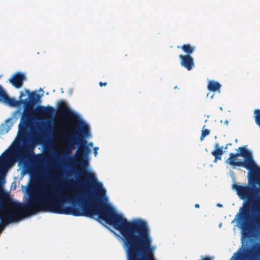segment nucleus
Listing matches in <instances>:
<instances>
[{"label": "nucleus", "mask_w": 260, "mask_h": 260, "mask_svg": "<svg viewBox=\"0 0 260 260\" xmlns=\"http://www.w3.org/2000/svg\"><path fill=\"white\" fill-rule=\"evenodd\" d=\"M57 213L99 218L119 231L122 236L127 260H154V247L147 223L140 219L128 221L115 210H57Z\"/></svg>", "instance_id": "f257e3e1"}, {"label": "nucleus", "mask_w": 260, "mask_h": 260, "mask_svg": "<svg viewBox=\"0 0 260 260\" xmlns=\"http://www.w3.org/2000/svg\"><path fill=\"white\" fill-rule=\"evenodd\" d=\"M10 154L4 152L0 156V188L5 180V174L3 171V166L8 160ZM6 202L13 211H9L2 204H0V220L3 222V225H0L2 230L5 225L9 223L17 222L25 217L27 215H34L38 212V193L30 196L26 204H22L12 201L7 198Z\"/></svg>", "instance_id": "f03ea898"}, {"label": "nucleus", "mask_w": 260, "mask_h": 260, "mask_svg": "<svg viewBox=\"0 0 260 260\" xmlns=\"http://www.w3.org/2000/svg\"><path fill=\"white\" fill-rule=\"evenodd\" d=\"M58 107L59 111L64 116L72 120H78V124L75 126L73 131L58 134L59 138L68 140L66 148V153L70 154L72 150L75 148V145H78V157H82L84 153H87L89 152L87 141L85 140V138L90 135L88 126L84 121L81 120L76 114L68 108L63 102H59Z\"/></svg>", "instance_id": "7ed1b4c3"}, {"label": "nucleus", "mask_w": 260, "mask_h": 260, "mask_svg": "<svg viewBox=\"0 0 260 260\" xmlns=\"http://www.w3.org/2000/svg\"><path fill=\"white\" fill-rule=\"evenodd\" d=\"M233 189L237 191L239 197L242 200H247L244 202L243 207L240 209L241 217L244 220L243 229L245 232H250L253 229L252 224L249 222L251 212L257 211L259 216L256 217L254 221L257 225H260V197L258 200L254 201V190L252 187L246 185H233ZM260 246L255 251L252 260H259Z\"/></svg>", "instance_id": "20e7f679"}, {"label": "nucleus", "mask_w": 260, "mask_h": 260, "mask_svg": "<svg viewBox=\"0 0 260 260\" xmlns=\"http://www.w3.org/2000/svg\"><path fill=\"white\" fill-rule=\"evenodd\" d=\"M239 152L236 153L238 156H242L244 162L249 168V173L253 177L258 176L257 182L260 185V169L257 166L253 159L252 153L244 147H240L238 148Z\"/></svg>", "instance_id": "39448f33"}, {"label": "nucleus", "mask_w": 260, "mask_h": 260, "mask_svg": "<svg viewBox=\"0 0 260 260\" xmlns=\"http://www.w3.org/2000/svg\"><path fill=\"white\" fill-rule=\"evenodd\" d=\"M34 148L30 144H25L18 149L17 155L22 160L28 159L34 155Z\"/></svg>", "instance_id": "423d86ee"}, {"label": "nucleus", "mask_w": 260, "mask_h": 260, "mask_svg": "<svg viewBox=\"0 0 260 260\" xmlns=\"http://www.w3.org/2000/svg\"><path fill=\"white\" fill-rule=\"evenodd\" d=\"M238 154L234 153H230L229 158L225 160V162L233 167H243L249 171V168L243 160H238Z\"/></svg>", "instance_id": "0eeeda50"}, {"label": "nucleus", "mask_w": 260, "mask_h": 260, "mask_svg": "<svg viewBox=\"0 0 260 260\" xmlns=\"http://www.w3.org/2000/svg\"><path fill=\"white\" fill-rule=\"evenodd\" d=\"M26 77L24 74L20 72L15 73L9 79L10 83L16 88H20L25 80Z\"/></svg>", "instance_id": "6e6552de"}, {"label": "nucleus", "mask_w": 260, "mask_h": 260, "mask_svg": "<svg viewBox=\"0 0 260 260\" xmlns=\"http://www.w3.org/2000/svg\"><path fill=\"white\" fill-rule=\"evenodd\" d=\"M179 57L181 59V65L188 71H190L194 67L193 58L190 55L180 54Z\"/></svg>", "instance_id": "1a4fd4ad"}, {"label": "nucleus", "mask_w": 260, "mask_h": 260, "mask_svg": "<svg viewBox=\"0 0 260 260\" xmlns=\"http://www.w3.org/2000/svg\"><path fill=\"white\" fill-rule=\"evenodd\" d=\"M0 102H3L9 106L16 107L19 105V102L14 98H10L7 93L2 88L0 90Z\"/></svg>", "instance_id": "9d476101"}, {"label": "nucleus", "mask_w": 260, "mask_h": 260, "mask_svg": "<svg viewBox=\"0 0 260 260\" xmlns=\"http://www.w3.org/2000/svg\"><path fill=\"white\" fill-rule=\"evenodd\" d=\"M215 149L212 151L211 154L214 156L213 161L216 162L218 160L221 159V156L223 154L224 151H223V147H219L218 143L214 145Z\"/></svg>", "instance_id": "9b49d317"}, {"label": "nucleus", "mask_w": 260, "mask_h": 260, "mask_svg": "<svg viewBox=\"0 0 260 260\" xmlns=\"http://www.w3.org/2000/svg\"><path fill=\"white\" fill-rule=\"evenodd\" d=\"M37 112L39 114L46 116H52L55 112L54 109L50 106L44 107V106H39L37 108Z\"/></svg>", "instance_id": "f8f14e48"}, {"label": "nucleus", "mask_w": 260, "mask_h": 260, "mask_svg": "<svg viewBox=\"0 0 260 260\" xmlns=\"http://www.w3.org/2000/svg\"><path fill=\"white\" fill-rule=\"evenodd\" d=\"M221 87V85L219 82L211 80L208 82L207 88L210 91L220 92Z\"/></svg>", "instance_id": "ddd939ff"}, {"label": "nucleus", "mask_w": 260, "mask_h": 260, "mask_svg": "<svg viewBox=\"0 0 260 260\" xmlns=\"http://www.w3.org/2000/svg\"><path fill=\"white\" fill-rule=\"evenodd\" d=\"M25 92L29 94L28 104L30 105H34L39 100L40 95L36 92H32L30 93L29 90L26 89Z\"/></svg>", "instance_id": "4468645a"}, {"label": "nucleus", "mask_w": 260, "mask_h": 260, "mask_svg": "<svg viewBox=\"0 0 260 260\" xmlns=\"http://www.w3.org/2000/svg\"><path fill=\"white\" fill-rule=\"evenodd\" d=\"M178 48H180L186 54L189 55L192 53L195 50V47L190 45L189 44H184L181 46H177Z\"/></svg>", "instance_id": "2eb2a0df"}, {"label": "nucleus", "mask_w": 260, "mask_h": 260, "mask_svg": "<svg viewBox=\"0 0 260 260\" xmlns=\"http://www.w3.org/2000/svg\"><path fill=\"white\" fill-rule=\"evenodd\" d=\"M210 131L208 129H203L202 134L200 137L201 141H203L205 137L208 136L210 134Z\"/></svg>", "instance_id": "dca6fc26"}, {"label": "nucleus", "mask_w": 260, "mask_h": 260, "mask_svg": "<svg viewBox=\"0 0 260 260\" xmlns=\"http://www.w3.org/2000/svg\"><path fill=\"white\" fill-rule=\"evenodd\" d=\"M241 254L239 252H235L230 260H240Z\"/></svg>", "instance_id": "f3484780"}, {"label": "nucleus", "mask_w": 260, "mask_h": 260, "mask_svg": "<svg viewBox=\"0 0 260 260\" xmlns=\"http://www.w3.org/2000/svg\"><path fill=\"white\" fill-rule=\"evenodd\" d=\"M26 125L25 124L22 123L21 122L19 124V130L21 133H24L25 132Z\"/></svg>", "instance_id": "a211bd4d"}, {"label": "nucleus", "mask_w": 260, "mask_h": 260, "mask_svg": "<svg viewBox=\"0 0 260 260\" xmlns=\"http://www.w3.org/2000/svg\"><path fill=\"white\" fill-rule=\"evenodd\" d=\"M99 85L101 87L103 86H106L107 85V83L106 82H100L99 83Z\"/></svg>", "instance_id": "6ab92c4d"}, {"label": "nucleus", "mask_w": 260, "mask_h": 260, "mask_svg": "<svg viewBox=\"0 0 260 260\" xmlns=\"http://www.w3.org/2000/svg\"><path fill=\"white\" fill-rule=\"evenodd\" d=\"M36 180L37 181H39V180H42L43 181V179L40 176H37L36 177Z\"/></svg>", "instance_id": "aec40b11"}, {"label": "nucleus", "mask_w": 260, "mask_h": 260, "mask_svg": "<svg viewBox=\"0 0 260 260\" xmlns=\"http://www.w3.org/2000/svg\"><path fill=\"white\" fill-rule=\"evenodd\" d=\"M231 145H232V143L226 144L224 148V149H225V150L226 149L228 148V147H229V146H231Z\"/></svg>", "instance_id": "412c9836"}, {"label": "nucleus", "mask_w": 260, "mask_h": 260, "mask_svg": "<svg viewBox=\"0 0 260 260\" xmlns=\"http://www.w3.org/2000/svg\"><path fill=\"white\" fill-rule=\"evenodd\" d=\"M98 149V147L94 148V153L95 155H96V154H97V151H97Z\"/></svg>", "instance_id": "4be33fe9"}, {"label": "nucleus", "mask_w": 260, "mask_h": 260, "mask_svg": "<svg viewBox=\"0 0 260 260\" xmlns=\"http://www.w3.org/2000/svg\"><path fill=\"white\" fill-rule=\"evenodd\" d=\"M194 207L196 208H199L200 207V205L198 204H196L194 205Z\"/></svg>", "instance_id": "5701e85b"}, {"label": "nucleus", "mask_w": 260, "mask_h": 260, "mask_svg": "<svg viewBox=\"0 0 260 260\" xmlns=\"http://www.w3.org/2000/svg\"><path fill=\"white\" fill-rule=\"evenodd\" d=\"M203 260H211V259L210 257H205L203 258Z\"/></svg>", "instance_id": "b1692460"}, {"label": "nucleus", "mask_w": 260, "mask_h": 260, "mask_svg": "<svg viewBox=\"0 0 260 260\" xmlns=\"http://www.w3.org/2000/svg\"><path fill=\"white\" fill-rule=\"evenodd\" d=\"M23 96V93L22 92H21L19 98L21 99Z\"/></svg>", "instance_id": "393cba45"}, {"label": "nucleus", "mask_w": 260, "mask_h": 260, "mask_svg": "<svg viewBox=\"0 0 260 260\" xmlns=\"http://www.w3.org/2000/svg\"><path fill=\"white\" fill-rule=\"evenodd\" d=\"M20 102H21V103H24V102H25V101H23V100H20Z\"/></svg>", "instance_id": "a878e982"}, {"label": "nucleus", "mask_w": 260, "mask_h": 260, "mask_svg": "<svg viewBox=\"0 0 260 260\" xmlns=\"http://www.w3.org/2000/svg\"><path fill=\"white\" fill-rule=\"evenodd\" d=\"M217 206H218V207H221V206H222V205H221V204H218L217 205Z\"/></svg>", "instance_id": "bb28decb"}, {"label": "nucleus", "mask_w": 260, "mask_h": 260, "mask_svg": "<svg viewBox=\"0 0 260 260\" xmlns=\"http://www.w3.org/2000/svg\"><path fill=\"white\" fill-rule=\"evenodd\" d=\"M255 189H256V190H259V189H259V188H256V187H255Z\"/></svg>", "instance_id": "cd10ccee"}, {"label": "nucleus", "mask_w": 260, "mask_h": 260, "mask_svg": "<svg viewBox=\"0 0 260 260\" xmlns=\"http://www.w3.org/2000/svg\"><path fill=\"white\" fill-rule=\"evenodd\" d=\"M213 95H212L211 96V99H212V98H213Z\"/></svg>", "instance_id": "c85d7f7f"}, {"label": "nucleus", "mask_w": 260, "mask_h": 260, "mask_svg": "<svg viewBox=\"0 0 260 260\" xmlns=\"http://www.w3.org/2000/svg\"><path fill=\"white\" fill-rule=\"evenodd\" d=\"M74 169L77 171V170L76 168H74Z\"/></svg>", "instance_id": "c756f323"}, {"label": "nucleus", "mask_w": 260, "mask_h": 260, "mask_svg": "<svg viewBox=\"0 0 260 260\" xmlns=\"http://www.w3.org/2000/svg\"><path fill=\"white\" fill-rule=\"evenodd\" d=\"M2 90V87L0 86V90Z\"/></svg>", "instance_id": "7c9ffc66"}, {"label": "nucleus", "mask_w": 260, "mask_h": 260, "mask_svg": "<svg viewBox=\"0 0 260 260\" xmlns=\"http://www.w3.org/2000/svg\"><path fill=\"white\" fill-rule=\"evenodd\" d=\"M174 88H175V89H177V86H175V87H174Z\"/></svg>", "instance_id": "2f4dec72"}, {"label": "nucleus", "mask_w": 260, "mask_h": 260, "mask_svg": "<svg viewBox=\"0 0 260 260\" xmlns=\"http://www.w3.org/2000/svg\"><path fill=\"white\" fill-rule=\"evenodd\" d=\"M209 95V93L207 94V96H208Z\"/></svg>", "instance_id": "473e14b6"}]
</instances>
